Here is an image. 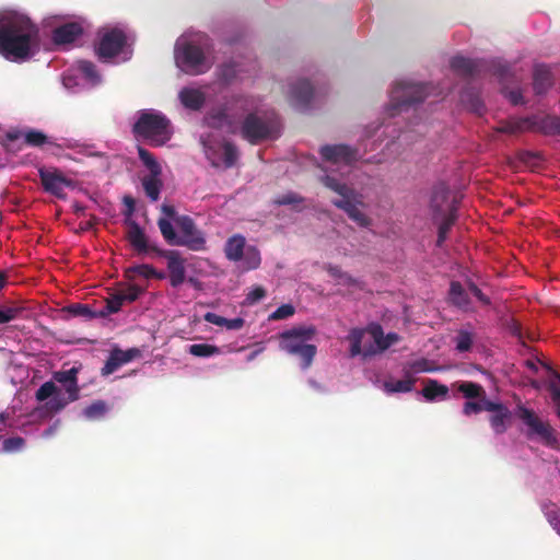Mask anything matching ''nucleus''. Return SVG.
<instances>
[{
    "mask_svg": "<svg viewBox=\"0 0 560 560\" xmlns=\"http://www.w3.org/2000/svg\"><path fill=\"white\" fill-rule=\"evenodd\" d=\"M39 45V28L28 16L12 10L0 11V55L21 62L31 59Z\"/></svg>",
    "mask_w": 560,
    "mask_h": 560,
    "instance_id": "nucleus-1",
    "label": "nucleus"
},
{
    "mask_svg": "<svg viewBox=\"0 0 560 560\" xmlns=\"http://www.w3.org/2000/svg\"><path fill=\"white\" fill-rule=\"evenodd\" d=\"M80 368L72 366L69 370L56 371L52 374V381L45 382L35 393L37 401H45L46 408L51 413H58L70 402L80 398V386L78 384V374Z\"/></svg>",
    "mask_w": 560,
    "mask_h": 560,
    "instance_id": "nucleus-2",
    "label": "nucleus"
},
{
    "mask_svg": "<svg viewBox=\"0 0 560 560\" xmlns=\"http://www.w3.org/2000/svg\"><path fill=\"white\" fill-rule=\"evenodd\" d=\"M126 238L138 255L155 254L167 259V271L170 284L178 288L186 280L185 259L177 250L160 248L151 242L143 229L133 220L127 222Z\"/></svg>",
    "mask_w": 560,
    "mask_h": 560,
    "instance_id": "nucleus-3",
    "label": "nucleus"
},
{
    "mask_svg": "<svg viewBox=\"0 0 560 560\" xmlns=\"http://www.w3.org/2000/svg\"><path fill=\"white\" fill-rule=\"evenodd\" d=\"M319 180L326 188L339 196V198L331 200V203L337 209L342 210L360 228H370L372 225L373 220L363 211L368 205L362 194L327 174L323 175Z\"/></svg>",
    "mask_w": 560,
    "mask_h": 560,
    "instance_id": "nucleus-4",
    "label": "nucleus"
},
{
    "mask_svg": "<svg viewBox=\"0 0 560 560\" xmlns=\"http://www.w3.org/2000/svg\"><path fill=\"white\" fill-rule=\"evenodd\" d=\"M132 132L137 138L147 140L154 147L164 145L173 136L171 120L164 114L153 109L139 112Z\"/></svg>",
    "mask_w": 560,
    "mask_h": 560,
    "instance_id": "nucleus-5",
    "label": "nucleus"
},
{
    "mask_svg": "<svg viewBox=\"0 0 560 560\" xmlns=\"http://www.w3.org/2000/svg\"><path fill=\"white\" fill-rule=\"evenodd\" d=\"M316 334L314 326H296L279 335L282 351L300 358L303 369H308L316 355L317 348L308 343Z\"/></svg>",
    "mask_w": 560,
    "mask_h": 560,
    "instance_id": "nucleus-6",
    "label": "nucleus"
},
{
    "mask_svg": "<svg viewBox=\"0 0 560 560\" xmlns=\"http://www.w3.org/2000/svg\"><path fill=\"white\" fill-rule=\"evenodd\" d=\"M279 131L280 124L277 116L273 114L259 116L255 112H250L244 117L240 129L242 138L250 144L277 138Z\"/></svg>",
    "mask_w": 560,
    "mask_h": 560,
    "instance_id": "nucleus-7",
    "label": "nucleus"
},
{
    "mask_svg": "<svg viewBox=\"0 0 560 560\" xmlns=\"http://www.w3.org/2000/svg\"><path fill=\"white\" fill-rule=\"evenodd\" d=\"M515 413L517 418L527 427L526 436L529 440L538 439L545 446L559 448V439L557 431L548 421H544L538 415L524 405L516 406Z\"/></svg>",
    "mask_w": 560,
    "mask_h": 560,
    "instance_id": "nucleus-8",
    "label": "nucleus"
},
{
    "mask_svg": "<svg viewBox=\"0 0 560 560\" xmlns=\"http://www.w3.org/2000/svg\"><path fill=\"white\" fill-rule=\"evenodd\" d=\"M451 68L458 74L465 78H472L481 74L485 71H491L500 79H504L510 68L506 63L501 61H486L482 59H469L463 56H455L451 59Z\"/></svg>",
    "mask_w": 560,
    "mask_h": 560,
    "instance_id": "nucleus-9",
    "label": "nucleus"
},
{
    "mask_svg": "<svg viewBox=\"0 0 560 560\" xmlns=\"http://www.w3.org/2000/svg\"><path fill=\"white\" fill-rule=\"evenodd\" d=\"M175 57L177 65L189 74L205 73L211 67L202 48L194 43L178 45L175 50Z\"/></svg>",
    "mask_w": 560,
    "mask_h": 560,
    "instance_id": "nucleus-10",
    "label": "nucleus"
},
{
    "mask_svg": "<svg viewBox=\"0 0 560 560\" xmlns=\"http://www.w3.org/2000/svg\"><path fill=\"white\" fill-rule=\"evenodd\" d=\"M429 86L422 83L408 81L397 82L390 94V104L394 110L421 103L429 95Z\"/></svg>",
    "mask_w": 560,
    "mask_h": 560,
    "instance_id": "nucleus-11",
    "label": "nucleus"
},
{
    "mask_svg": "<svg viewBox=\"0 0 560 560\" xmlns=\"http://www.w3.org/2000/svg\"><path fill=\"white\" fill-rule=\"evenodd\" d=\"M179 230L178 246L187 247L190 250L199 252L206 248L203 233L197 228L195 221L188 215H179L175 219Z\"/></svg>",
    "mask_w": 560,
    "mask_h": 560,
    "instance_id": "nucleus-12",
    "label": "nucleus"
},
{
    "mask_svg": "<svg viewBox=\"0 0 560 560\" xmlns=\"http://www.w3.org/2000/svg\"><path fill=\"white\" fill-rule=\"evenodd\" d=\"M40 183L45 191L54 195L59 199L66 198L65 188H74V182L66 177L59 170H45L38 171Z\"/></svg>",
    "mask_w": 560,
    "mask_h": 560,
    "instance_id": "nucleus-13",
    "label": "nucleus"
},
{
    "mask_svg": "<svg viewBox=\"0 0 560 560\" xmlns=\"http://www.w3.org/2000/svg\"><path fill=\"white\" fill-rule=\"evenodd\" d=\"M127 42L126 34L119 28H112L103 34L96 47L100 59L113 58L119 55Z\"/></svg>",
    "mask_w": 560,
    "mask_h": 560,
    "instance_id": "nucleus-14",
    "label": "nucleus"
},
{
    "mask_svg": "<svg viewBox=\"0 0 560 560\" xmlns=\"http://www.w3.org/2000/svg\"><path fill=\"white\" fill-rule=\"evenodd\" d=\"M323 160L338 164L351 165L359 158L358 150L347 144H326L319 150Z\"/></svg>",
    "mask_w": 560,
    "mask_h": 560,
    "instance_id": "nucleus-15",
    "label": "nucleus"
},
{
    "mask_svg": "<svg viewBox=\"0 0 560 560\" xmlns=\"http://www.w3.org/2000/svg\"><path fill=\"white\" fill-rule=\"evenodd\" d=\"M486 411L490 412L489 423L495 434H503L509 429L512 421V411L502 402L490 400L486 406Z\"/></svg>",
    "mask_w": 560,
    "mask_h": 560,
    "instance_id": "nucleus-16",
    "label": "nucleus"
},
{
    "mask_svg": "<svg viewBox=\"0 0 560 560\" xmlns=\"http://www.w3.org/2000/svg\"><path fill=\"white\" fill-rule=\"evenodd\" d=\"M457 207V200L456 197H453L451 200V190L450 188L444 184L440 183L433 187L431 200H430V208L433 212L434 218L436 215H442L446 213V210L451 207Z\"/></svg>",
    "mask_w": 560,
    "mask_h": 560,
    "instance_id": "nucleus-17",
    "label": "nucleus"
},
{
    "mask_svg": "<svg viewBox=\"0 0 560 560\" xmlns=\"http://www.w3.org/2000/svg\"><path fill=\"white\" fill-rule=\"evenodd\" d=\"M313 94V86L307 80H298L291 84L290 98L293 106L300 110L308 108Z\"/></svg>",
    "mask_w": 560,
    "mask_h": 560,
    "instance_id": "nucleus-18",
    "label": "nucleus"
},
{
    "mask_svg": "<svg viewBox=\"0 0 560 560\" xmlns=\"http://www.w3.org/2000/svg\"><path fill=\"white\" fill-rule=\"evenodd\" d=\"M530 131L545 136H560V117L552 115L530 116Z\"/></svg>",
    "mask_w": 560,
    "mask_h": 560,
    "instance_id": "nucleus-19",
    "label": "nucleus"
},
{
    "mask_svg": "<svg viewBox=\"0 0 560 560\" xmlns=\"http://www.w3.org/2000/svg\"><path fill=\"white\" fill-rule=\"evenodd\" d=\"M83 34V27L78 22H69L52 31V42L56 45L71 44Z\"/></svg>",
    "mask_w": 560,
    "mask_h": 560,
    "instance_id": "nucleus-20",
    "label": "nucleus"
},
{
    "mask_svg": "<svg viewBox=\"0 0 560 560\" xmlns=\"http://www.w3.org/2000/svg\"><path fill=\"white\" fill-rule=\"evenodd\" d=\"M457 207L453 206L446 210L445 214L433 217V221H439V229H438V240H436V246L442 247L445 240L447 238V234L452 226L455 224V221L457 219Z\"/></svg>",
    "mask_w": 560,
    "mask_h": 560,
    "instance_id": "nucleus-21",
    "label": "nucleus"
},
{
    "mask_svg": "<svg viewBox=\"0 0 560 560\" xmlns=\"http://www.w3.org/2000/svg\"><path fill=\"white\" fill-rule=\"evenodd\" d=\"M246 248V238L241 234H234L226 240L224 254L226 259L237 262L242 260Z\"/></svg>",
    "mask_w": 560,
    "mask_h": 560,
    "instance_id": "nucleus-22",
    "label": "nucleus"
},
{
    "mask_svg": "<svg viewBox=\"0 0 560 560\" xmlns=\"http://www.w3.org/2000/svg\"><path fill=\"white\" fill-rule=\"evenodd\" d=\"M448 302L464 311L469 310L470 299L463 284L458 281H452L448 291Z\"/></svg>",
    "mask_w": 560,
    "mask_h": 560,
    "instance_id": "nucleus-23",
    "label": "nucleus"
},
{
    "mask_svg": "<svg viewBox=\"0 0 560 560\" xmlns=\"http://www.w3.org/2000/svg\"><path fill=\"white\" fill-rule=\"evenodd\" d=\"M179 100L186 108L199 110L206 102V96L198 89L184 88L179 92Z\"/></svg>",
    "mask_w": 560,
    "mask_h": 560,
    "instance_id": "nucleus-24",
    "label": "nucleus"
},
{
    "mask_svg": "<svg viewBox=\"0 0 560 560\" xmlns=\"http://www.w3.org/2000/svg\"><path fill=\"white\" fill-rule=\"evenodd\" d=\"M533 88L536 94H542L552 85V77L549 68L545 65H537L534 69Z\"/></svg>",
    "mask_w": 560,
    "mask_h": 560,
    "instance_id": "nucleus-25",
    "label": "nucleus"
},
{
    "mask_svg": "<svg viewBox=\"0 0 560 560\" xmlns=\"http://www.w3.org/2000/svg\"><path fill=\"white\" fill-rule=\"evenodd\" d=\"M529 126H530V116L502 121L495 128V130L501 133L517 135V133H521L524 131H530Z\"/></svg>",
    "mask_w": 560,
    "mask_h": 560,
    "instance_id": "nucleus-26",
    "label": "nucleus"
},
{
    "mask_svg": "<svg viewBox=\"0 0 560 560\" xmlns=\"http://www.w3.org/2000/svg\"><path fill=\"white\" fill-rule=\"evenodd\" d=\"M141 183L145 196L151 201H158L163 187L161 176L145 175L142 177Z\"/></svg>",
    "mask_w": 560,
    "mask_h": 560,
    "instance_id": "nucleus-27",
    "label": "nucleus"
},
{
    "mask_svg": "<svg viewBox=\"0 0 560 560\" xmlns=\"http://www.w3.org/2000/svg\"><path fill=\"white\" fill-rule=\"evenodd\" d=\"M364 336V330L360 328H353L348 335V340L350 341V357L354 358L361 353H363L364 357H368L372 353H374L373 350H365L362 351V339Z\"/></svg>",
    "mask_w": 560,
    "mask_h": 560,
    "instance_id": "nucleus-28",
    "label": "nucleus"
},
{
    "mask_svg": "<svg viewBox=\"0 0 560 560\" xmlns=\"http://www.w3.org/2000/svg\"><path fill=\"white\" fill-rule=\"evenodd\" d=\"M421 394L428 401H433L439 397H446L448 394V387L440 384L435 380H428Z\"/></svg>",
    "mask_w": 560,
    "mask_h": 560,
    "instance_id": "nucleus-29",
    "label": "nucleus"
},
{
    "mask_svg": "<svg viewBox=\"0 0 560 560\" xmlns=\"http://www.w3.org/2000/svg\"><path fill=\"white\" fill-rule=\"evenodd\" d=\"M416 380L410 377L409 372H406V378L385 382L384 388L387 393H409L413 389Z\"/></svg>",
    "mask_w": 560,
    "mask_h": 560,
    "instance_id": "nucleus-30",
    "label": "nucleus"
},
{
    "mask_svg": "<svg viewBox=\"0 0 560 560\" xmlns=\"http://www.w3.org/2000/svg\"><path fill=\"white\" fill-rule=\"evenodd\" d=\"M158 226L160 232L164 238V241L171 246H178L179 238L178 234L175 232V229L171 222V220L166 218H160L158 220Z\"/></svg>",
    "mask_w": 560,
    "mask_h": 560,
    "instance_id": "nucleus-31",
    "label": "nucleus"
},
{
    "mask_svg": "<svg viewBox=\"0 0 560 560\" xmlns=\"http://www.w3.org/2000/svg\"><path fill=\"white\" fill-rule=\"evenodd\" d=\"M138 155L143 165L149 170L150 174L153 176L162 175V167L155 160L154 155L144 149L143 147H138Z\"/></svg>",
    "mask_w": 560,
    "mask_h": 560,
    "instance_id": "nucleus-32",
    "label": "nucleus"
},
{
    "mask_svg": "<svg viewBox=\"0 0 560 560\" xmlns=\"http://www.w3.org/2000/svg\"><path fill=\"white\" fill-rule=\"evenodd\" d=\"M138 155L143 165L149 170L150 174L153 176L162 175V167L155 160L154 155L144 149L143 147H138Z\"/></svg>",
    "mask_w": 560,
    "mask_h": 560,
    "instance_id": "nucleus-33",
    "label": "nucleus"
},
{
    "mask_svg": "<svg viewBox=\"0 0 560 560\" xmlns=\"http://www.w3.org/2000/svg\"><path fill=\"white\" fill-rule=\"evenodd\" d=\"M24 140H25V143L30 147H35V148H38V147H42L44 144H49V145H54V147H57V148H60L61 145L52 142L51 140H49V138L42 131L39 130H28L27 132L24 133Z\"/></svg>",
    "mask_w": 560,
    "mask_h": 560,
    "instance_id": "nucleus-34",
    "label": "nucleus"
},
{
    "mask_svg": "<svg viewBox=\"0 0 560 560\" xmlns=\"http://www.w3.org/2000/svg\"><path fill=\"white\" fill-rule=\"evenodd\" d=\"M241 262L246 271L257 269L261 262L259 250L255 246H247Z\"/></svg>",
    "mask_w": 560,
    "mask_h": 560,
    "instance_id": "nucleus-35",
    "label": "nucleus"
},
{
    "mask_svg": "<svg viewBox=\"0 0 560 560\" xmlns=\"http://www.w3.org/2000/svg\"><path fill=\"white\" fill-rule=\"evenodd\" d=\"M188 352L194 357L208 358L221 353V349L210 343H192L188 348Z\"/></svg>",
    "mask_w": 560,
    "mask_h": 560,
    "instance_id": "nucleus-36",
    "label": "nucleus"
},
{
    "mask_svg": "<svg viewBox=\"0 0 560 560\" xmlns=\"http://www.w3.org/2000/svg\"><path fill=\"white\" fill-rule=\"evenodd\" d=\"M458 390L468 399L487 397L485 388L474 382L466 381L459 383Z\"/></svg>",
    "mask_w": 560,
    "mask_h": 560,
    "instance_id": "nucleus-37",
    "label": "nucleus"
},
{
    "mask_svg": "<svg viewBox=\"0 0 560 560\" xmlns=\"http://www.w3.org/2000/svg\"><path fill=\"white\" fill-rule=\"evenodd\" d=\"M78 69L92 84L101 82V75L96 69V66L89 60H81L78 62Z\"/></svg>",
    "mask_w": 560,
    "mask_h": 560,
    "instance_id": "nucleus-38",
    "label": "nucleus"
},
{
    "mask_svg": "<svg viewBox=\"0 0 560 560\" xmlns=\"http://www.w3.org/2000/svg\"><path fill=\"white\" fill-rule=\"evenodd\" d=\"M107 412V405L103 400H96L89 405L84 410L83 415L90 420H97L105 416Z\"/></svg>",
    "mask_w": 560,
    "mask_h": 560,
    "instance_id": "nucleus-39",
    "label": "nucleus"
},
{
    "mask_svg": "<svg viewBox=\"0 0 560 560\" xmlns=\"http://www.w3.org/2000/svg\"><path fill=\"white\" fill-rule=\"evenodd\" d=\"M222 150H223V156L222 162L226 168H230L235 165L237 159H238V150L230 141H224L222 143Z\"/></svg>",
    "mask_w": 560,
    "mask_h": 560,
    "instance_id": "nucleus-40",
    "label": "nucleus"
},
{
    "mask_svg": "<svg viewBox=\"0 0 560 560\" xmlns=\"http://www.w3.org/2000/svg\"><path fill=\"white\" fill-rule=\"evenodd\" d=\"M207 119V124L208 126H210L211 128H221L223 127L224 125L226 124H231L229 121V117H228V114L225 113L224 109H218V110H213L211 113L208 114V116L206 117Z\"/></svg>",
    "mask_w": 560,
    "mask_h": 560,
    "instance_id": "nucleus-41",
    "label": "nucleus"
},
{
    "mask_svg": "<svg viewBox=\"0 0 560 560\" xmlns=\"http://www.w3.org/2000/svg\"><path fill=\"white\" fill-rule=\"evenodd\" d=\"M474 341L472 334L467 330H459L455 337L456 350L458 352H466L471 349Z\"/></svg>",
    "mask_w": 560,
    "mask_h": 560,
    "instance_id": "nucleus-42",
    "label": "nucleus"
},
{
    "mask_svg": "<svg viewBox=\"0 0 560 560\" xmlns=\"http://www.w3.org/2000/svg\"><path fill=\"white\" fill-rule=\"evenodd\" d=\"M124 303H125V301L122 300L119 292H117L116 294H113L110 298H108L106 300V305L101 311V315L105 316V315L117 313L118 311H120Z\"/></svg>",
    "mask_w": 560,
    "mask_h": 560,
    "instance_id": "nucleus-43",
    "label": "nucleus"
},
{
    "mask_svg": "<svg viewBox=\"0 0 560 560\" xmlns=\"http://www.w3.org/2000/svg\"><path fill=\"white\" fill-rule=\"evenodd\" d=\"M479 401H466L463 407V413L465 416H470L472 413H479L481 411H486L487 404L490 400L487 397L478 398Z\"/></svg>",
    "mask_w": 560,
    "mask_h": 560,
    "instance_id": "nucleus-44",
    "label": "nucleus"
},
{
    "mask_svg": "<svg viewBox=\"0 0 560 560\" xmlns=\"http://www.w3.org/2000/svg\"><path fill=\"white\" fill-rule=\"evenodd\" d=\"M25 445V440L21 436L8 438L2 443V450L5 453H14L21 451Z\"/></svg>",
    "mask_w": 560,
    "mask_h": 560,
    "instance_id": "nucleus-45",
    "label": "nucleus"
},
{
    "mask_svg": "<svg viewBox=\"0 0 560 560\" xmlns=\"http://www.w3.org/2000/svg\"><path fill=\"white\" fill-rule=\"evenodd\" d=\"M121 365L132 361L135 358L140 355V350L137 348H131L128 350L114 349L112 351Z\"/></svg>",
    "mask_w": 560,
    "mask_h": 560,
    "instance_id": "nucleus-46",
    "label": "nucleus"
},
{
    "mask_svg": "<svg viewBox=\"0 0 560 560\" xmlns=\"http://www.w3.org/2000/svg\"><path fill=\"white\" fill-rule=\"evenodd\" d=\"M295 308L291 304H282L269 315V320H281L293 316Z\"/></svg>",
    "mask_w": 560,
    "mask_h": 560,
    "instance_id": "nucleus-47",
    "label": "nucleus"
},
{
    "mask_svg": "<svg viewBox=\"0 0 560 560\" xmlns=\"http://www.w3.org/2000/svg\"><path fill=\"white\" fill-rule=\"evenodd\" d=\"M128 273H135L145 279H150L152 275H155V268L151 265L142 264L132 266L127 270Z\"/></svg>",
    "mask_w": 560,
    "mask_h": 560,
    "instance_id": "nucleus-48",
    "label": "nucleus"
},
{
    "mask_svg": "<svg viewBox=\"0 0 560 560\" xmlns=\"http://www.w3.org/2000/svg\"><path fill=\"white\" fill-rule=\"evenodd\" d=\"M69 313L74 316H81L86 318H93L94 312L85 304H72L68 307Z\"/></svg>",
    "mask_w": 560,
    "mask_h": 560,
    "instance_id": "nucleus-49",
    "label": "nucleus"
},
{
    "mask_svg": "<svg viewBox=\"0 0 560 560\" xmlns=\"http://www.w3.org/2000/svg\"><path fill=\"white\" fill-rule=\"evenodd\" d=\"M303 202V198L295 192H288L282 196H279L275 203L278 206H288V205H296Z\"/></svg>",
    "mask_w": 560,
    "mask_h": 560,
    "instance_id": "nucleus-50",
    "label": "nucleus"
},
{
    "mask_svg": "<svg viewBox=\"0 0 560 560\" xmlns=\"http://www.w3.org/2000/svg\"><path fill=\"white\" fill-rule=\"evenodd\" d=\"M460 98H462V102H467L468 100L470 101V108L481 115L482 113V109H483V105H482V102L480 101V98L477 96V95H472L468 92H463L462 95H460Z\"/></svg>",
    "mask_w": 560,
    "mask_h": 560,
    "instance_id": "nucleus-51",
    "label": "nucleus"
},
{
    "mask_svg": "<svg viewBox=\"0 0 560 560\" xmlns=\"http://www.w3.org/2000/svg\"><path fill=\"white\" fill-rule=\"evenodd\" d=\"M265 296L266 290L262 287L257 285L247 293L245 298V303L248 305H253L262 300Z\"/></svg>",
    "mask_w": 560,
    "mask_h": 560,
    "instance_id": "nucleus-52",
    "label": "nucleus"
},
{
    "mask_svg": "<svg viewBox=\"0 0 560 560\" xmlns=\"http://www.w3.org/2000/svg\"><path fill=\"white\" fill-rule=\"evenodd\" d=\"M118 292L125 302H133L139 298L142 290L138 285H129Z\"/></svg>",
    "mask_w": 560,
    "mask_h": 560,
    "instance_id": "nucleus-53",
    "label": "nucleus"
},
{
    "mask_svg": "<svg viewBox=\"0 0 560 560\" xmlns=\"http://www.w3.org/2000/svg\"><path fill=\"white\" fill-rule=\"evenodd\" d=\"M120 366H121V364L117 360V357H115L114 353L110 352L108 359L106 360L104 366L102 368V375L107 376V375L114 373Z\"/></svg>",
    "mask_w": 560,
    "mask_h": 560,
    "instance_id": "nucleus-54",
    "label": "nucleus"
},
{
    "mask_svg": "<svg viewBox=\"0 0 560 560\" xmlns=\"http://www.w3.org/2000/svg\"><path fill=\"white\" fill-rule=\"evenodd\" d=\"M559 382L558 380L553 376V380H551L548 385H547V388L550 393V396H551V399L556 406V409L558 408V406L560 405V387H559Z\"/></svg>",
    "mask_w": 560,
    "mask_h": 560,
    "instance_id": "nucleus-55",
    "label": "nucleus"
},
{
    "mask_svg": "<svg viewBox=\"0 0 560 560\" xmlns=\"http://www.w3.org/2000/svg\"><path fill=\"white\" fill-rule=\"evenodd\" d=\"M337 283L341 284V285L353 287L359 290H363V288H364V284L362 281L353 278L352 276H350L347 272L343 276H341V278L337 281Z\"/></svg>",
    "mask_w": 560,
    "mask_h": 560,
    "instance_id": "nucleus-56",
    "label": "nucleus"
},
{
    "mask_svg": "<svg viewBox=\"0 0 560 560\" xmlns=\"http://www.w3.org/2000/svg\"><path fill=\"white\" fill-rule=\"evenodd\" d=\"M20 314V308L16 307H8L4 310H0V324H7L18 317Z\"/></svg>",
    "mask_w": 560,
    "mask_h": 560,
    "instance_id": "nucleus-57",
    "label": "nucleus"
},
{
    "mask_svg": "<svg viewBox=\"0 0 560 560\" xmlns=\"http://www.w3.org/2000/svg\"><path fill=\"white\" fill-rule=\"evenodd\" d=\"M369 331L372 335V337L377 346L378 351H381V346H382L381 341L384 336L382 326L378 324L371 325L369 328Z\"/></svg>",
    "mask_w": 560,
    "mask_h": 560,
    "instance_id": "nucleus-58",
    "label": "nucleus"
},
{
    "mask_svg": "<svg viewBox=\"0 0 560 560\" xmlns=\"http://www.w3.org/2000/svg\"><path fill=\"white\" fill-rule=\"evenodd\" d=\"M369 331L372 335V337L377 346L378 351H381V346H382L381 341L384 336L382 326L378 324L371 325L369 328Z\"/></svg>",
    "mask_w": 560,
    "mask_h": 560,
    "instance_id": "nucleus-59",
    "label": "nucleus"
},
{
    "mask_svg": "<svg viewBox=\"0 0 560 560\" xmlns=\"http://www.w3.org/2000/svg\"><path fill=\"white\" fill-rule=\"evenodd\" d=\"M400 340V337L396 332H388L387 335L383 336V339L381 341V351H385L390 346L397 343Z\"/></svg>",
    "mask_w": 560,
    "mask_h": 560,
    "instance_id": "nucleus-60",
    "label": "nucleus"
},
{
    "mask_svg": "<svg viewBox=\"0 0 560 560\" xmlns=\"http://www.w3.org/2000/svg\"><path fill=\"white\" fill-rule=\"evenodd\" d=\"M410 368L413 372H432L433 369L430 366V363L427 359H420L410 364Z\"/></svg>",
    "mask_w": 560,
    "mask_h": 560,
    "instance_id": "nucleus-61",
    "label": "nucleus"
},
{
    "mask_svg": "<svg viewBox=\"0 0 560 560\" xmlns=\"http://www.w3.org/2000/svg\"><path fill=\"white\" fill-rule=\"evenodd\" d=\"M469 291L477 298L478 301H480L482 304L488 305L490 304V300L487 295L482 293V291L474 283H468Z\"/></svg>",
    "mask_w": 560,
    "mask_h": 560,
    "instance_id": "nucleus-62",
    "label": "nucleus"
},
{
    "mask_svg": "<svg viewBox=\"0 0 560 560\" xmlns=\"http://www.w3.org/2000/svg\"><path fill=\"white\" fill-rule=\"evenodd\" d=\"M203 319L207 322V323H210V324H213V325H217V326H224L225 324V317L223 316H220L215 313H212V312H208L203 315Z\"/></svg>",
    "mask_w": 560,
    "mask_h": 560,
    "instance_id": "nucleus-63",
    "label": "nucleus"
},
{
    "mask_svg": "<svg viewBox=\"0 0 560 560\" xmlns=\"http://www.w3.org/2000/svg\"><path fill=\"white\" fill-rule=\"evenodd\" d=\"M234 102L244 112L254 108V102H253V100L250 97L237 96V97L234 98Z\"/></svg>",
    "mask_w": 560,
    "mask_h": 560,
    "instance_id": "nucleus-64",
    "label": "nucleus"
}]
</instances>
